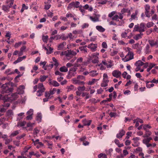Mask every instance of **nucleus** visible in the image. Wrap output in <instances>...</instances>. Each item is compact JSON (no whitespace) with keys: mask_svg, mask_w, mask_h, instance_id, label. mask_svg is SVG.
<instances>
[{"mask_svg":"<svg viewBox=\"0 0 158 158\" xmlns=\"http://www.w3.org/2000/svg\"><path fill=\"white\" fill-rule=\"evenodd\" d=\"M153 24L154 23L152 22H149L147 23V26L149 28L152 26Z\"/></svg>","mask_w":158,"mask_h":158,"instance_id":"obj_58","label":"nucleus"},{"mask_svg":"<svg viewBox=\"0 0 158 158\" xmlns=\"http://www.w3.org/2000/svg\"><path fill=\"white\" fill-rule=\"evenodd\" d=\"M86 47V46L85 47H81L79 48V49L81 51H83V52L85 53L87 52V49L85 48V47Z\"/></svg>","mask_w":158,"mask_h":158,"instance_id":"obj_38","label":"nucleus"},{"mask_svg":"<svg viewBox=\"0 0 158 158\" xmlns=\"http://www.w3.org/2000/svg\"><path fill=\"white\" fill-rule=\"evenodd\" d=\"M9 83H6L3 84L2 86V90L1 91L2 94L8 93L12 92L13 90V88L12 87H9Z\"/></svg>","mask_w":158,"mask_h":158,"instance_id":"obj_2","label":"nucleus"},{"mask_svg":"<svg viewBox=\"0 0 158 158\" xmlns=\"http://www.w3.org/2000/svg\"><path fill=\"white\" fill-rule=\"evenodd\" d=\"M146 132L144 135L143 136V138L148 137L151 134V132L149 131H147V130H146Z\"/></svg>","mask_w":158,"mask_h":158,"instance_id":"obj_36","label":"nucleus"},{"mask_svg":"<svg viewBox=\"0 0 158 158\" xmlns=\"http://www.w3.org/2000/svg\"><path fill=\"white\" fill-rule=\"evenodd\" d=\"M151 128V127L148 125H144L143 126V128L145 131L147 130L146 129L147 128Z\"/></svg>","mask_w":158,"mask_h":158,"instance_id":"obj_57","label":"nucleus"},{"mask_svg":"<svg viewBox=\"0 0 158 158\" xmlns=\"http://www.w3.org/2000/svg\"><path fill=\"white\" fill-rule=\"evenodd\" d=\"M125 134V131L123 130H122L119 132V133L117 134L116 137L118 138H121Z\"/></svg>","mask_w":158,"mask_h":158,"instance_id":"obj_19","label":"nucleus"},{"mask_svg":"<svg viewBox=\"0 0 158 158\" xmlns=\"http://www.w3.org/2000/svg\"><path fill=\"white\" fill-rule=\"evenodd\" d=\"M96 29L100 32H103L105 31V29L100 26H96Z\"/></svg>","mask_w":158,"mask_h":158,"instance_id":"obj_27","label":"nucleus"},{"mask_svg":"<svg viewBox=\"0 0 158 158\" xmlns=\"http://www.w3.org/2000/svg\"><path fill=\"white\" fill-rule=\"evenodd\" d=\"M38 86V90L37 91V95L38 96H40L42 95V93L44 92L45 89L43 83H40Z\"/></svg>","mask_w":158,"mask_h":158,"instance_id":"obj_5","label":"nucleus"},{"mask_svg":"<svg viewBox=\"0 0 158 158\" xmlns=\"http://www.w3.org/2000/svg\"><path fill=\"white\" fill-rule=\"evenodd\" d=\"M9 83L8 85H9V86H11V87H16V85L15 84L13 83L12 82H9V83Z\"/></svg>","mask_w":158,"mask_h":158,"instance_id":"obj_63","label":"nucleus"},{"mask_svg":"<svg viewBox=\"0 0 158 158\" xmlns=\"http://www.w3.org/2000/svg\"><path fill=\"white\" fill-rule=\"evenodd\" d=\"M152 139L151 137L144 139L143 140V142L146 145L149 143L151 140Z\"/></svg>","mask_w":158,"mask_h":158,"instance_id":"obj_22","label":"nucleus"},{"mask_svg":"<svg viewBox=\"0 0 158 158\" xmlns=\"http://www.w3.org/2000/svg\"><path fill=\"white\" fill-rule=\"evenodd\" d=\"M19 134V132L18 131H16L14 132H13L10 135V137L15 136L16 135H17L18 134Z\"/></svg>","mask_w":158,"mask_h":158,"instance_id":"obj_42","label":"nucleus"},{"mask_svg":"<svg viewBox=\"0 0 158 158\" xmlns=\"http://www.w3.org/2000/svg\"><path fill=\"white\" fill-rule=\"evenodd\" d=\"M89 76L91 77H94L98 75V73L95 70H92L89 71Z\"/></svg>","mask_w":158,"mask_h":158,"instance_id":"obj_16","label":"nucleus"},{"mask_svg":"<svg viewBox=\"0 0 158 158\" xmlns=\"http://www.w3.org/2000/svg\"><path fill=\"white\" fill-rule=\"evenodd\" d=\"M10 103L9 102H4V103L1 106L5 107H7L10 106Z\"/></svg>","mask_w":158,"mask_h":158,"instance_id":"obj_43","label":"nucleus"},{"mask_svg":"<svg viewBox=\"0 0 158 158\" xmlns=\"http://www.w3.org/2000/svg\"><path fill=\"white\" fill-rule=\"evenodd\" d=\"M80 2L78 1L72 2L69 3L68 6V9H71L73 7L74 8H78L82 7L81 5H80Z\"/></svg>","mask_w":158,"mask_h":158,"instance_id":"obj_7","label":"nucleus"},{"mask_svg":"<svg viewBox=\"0 0 158 158\" xmlns=\"http://www.w3.org/2000/svg\"><path fill=\"white\" fill-rule=\"evenodd\" d=\"M22 44V42H19L18 43H16L14 45V47L15 48H18Z\"/></svg>","mask_w":158,"mask_h":158,"instance_id":"obj_54","label":"nucleus"},{"mask_svg":"<svg viewBox=\"0 0 158 158\" xmlns=\"http://www.w3.org/2000/svg\"><path fill=\"white\" fill-rule=\"evenodd\" d=\"M18 94L17 93L12 94L10 97L11 99L14 100L17 99L18 97Z\"/></svg>","mask_w":158,"mask_h":158,"instance_id":"obj_20","label":"nucleus"},{"mask_svg":"<svg viewBox=\"0 0 158 158\" xmlns=\"http://www.w3.org/2000/svg\"><path fill=\"white\" fill-rule=\"evenodd\" d=\"M133 47L135 49H137L139 52H140L142 50V47L139 43L135 44L133 46Z\"/></svg>","mask_w":158,"mask_h":158,"instance_id":"obj_18","label":"nucleus"},{"mask_svg":"<svg viewBox=\"0 0 158 158\" xmlns=\"http://www.w3.org/2000/svg\"><path fill=\"white\" fill-rule=\"evenodd\" d=\"M55 73V75L60 76V77H61L63 75V74L62 73L58 71H56Z\"/></svg>","mask_w":158,"mask_h":158,"instance_id":"obj_59","label":"nucleus"},{"mask_svg":"<svg viewBox=\"0 0 158 158\" xmlns=\"http://www.w3.org/2000/svg\"><path fill=\"white\" fill-rule=\"evenodd\" d=\"M59 70L61 72H66L68 71V69L66 67L63 66L60 67L59 69Z\"/></svg>","mask_w":158,"mask_h":158,"instance_id":"obj_29","label":"nucleus"},{"mask_svg":"<svg viewBox=\"0 0 158 158\" xmlns=\"http://www.w3.org/2000/svg\"><path fill=\"white\" fill-rule=\"evenodd\" d=\"M143 35V33L140 32V34H138L135 35L133 37V38L135 40H137L142 38V36Z\"/></svg>","mask_w":158,"mask_h":158,"instance_id":"obj_25","label":"nucleus"},{"mask_svg":"<svg viewBox=\"0 0 158 158\" xmlns=\"http://www.w3.org/2000/svg\"><path fill=\"white\" fill-rule=\"evenodd\" d=\"M102 47L105 48H106L107 47V44L105 42H103L102 44Z\"/></svg>","mask_w":158,"mask_h":158,"instance_id":"obj_62","label":"nucleus"},{"mask_svg":"<svg viewBox=\"0 0 158 158\" xmlns=\"http://www.w3.org/2000/svg\"><path fill=\"white\" fill-rule=\"evenodd\" d=\"M83 59L82 57H80L78 58L76 61V62L79 64L81 63L82 62Z\"/></svg>","mask_w":158,"mask_h":158,"instance_id":"obj_61","label":"nucleus"},{"mask_svg":"<svg viewBox=\"0 0 158 158\" xmlns=\"http://www.w3.org/2000/svg\"><path fill=\"white\" fill-rule=\"evenodd\" d=\"M48 77V76H41L40 78V81L41 82L44 81Z\"/></svg>","mask_w":158,"mask_h":158,"instance_id":"obj_31","label":"nucleus"},{"mask_svg":"<svg viewBox=\"0 0 158 158\" xmlns=\"http://www.w3.org/2000/svg\"><path fill=\"white\" fill-rule=\"evenodd\" d=\"M49 83L50 85H52L54 87H57L60 85V84L55 81H51L49 80Z\"/></svg>","mask_w":158,"mask_h":158,"instance_id":"obj_17","label":"nucleus"},{"mask_svg":"<svg viewBox=\"0 0 158 158\" xmlns=\"http://www.w3.org/2000/svg\"><path fill=\"white\" fill-rule=\"evenodd\" d=\"M68 92H70L71 91L73 90L74 88V87L73 85H71L69 86H68L67 87Z\"/></svg>","mask_w":158,"mask_h":158,"instance_id":"obj_45","label":"nucleus"},{"mask_svg":"<svg viewBox=\"0 0 158 158\" xmlns=\"http://www.w3.org/2000/svg\"><path fill=\"white\" fill-rule=\"evenodd\" d=\"M76 74V72H74L73 71H69L68 73V76L70 78L74 76Z\"/></svg>","mask_w":158,"mask_h":158,"instance_id":"obj_33","label":"nucleus"},{"mask_svg":"<svg viewBox=\"0 0 158 158\" xmlns=\"http://www.w3.org/2000/svg\"><path fill=\"white\" fill-rule=\"evenodd\" d=\"M65 44V43L64 42L60 43L58 46V50H61L63 49Z\"/></svg>","mask_w":158,"mask_h":158,"instance_id":"obj_32","label":"nucleus"},{"mask_svg":"<svg viewBox=\"0 0 158 158\" xmlns=\"http://www.w3.org/2000/svg\"><path fill=\"white\" fill-rule=\"evenodd\" d=\"M99 53L96 52L91 54L90 58L92 60V62L93 64L98 63L99 62Z\"/></svg>","mask_w":158,"mask_h":158,"instance_id":"obj_3","label":"nucleus"},{"mask_svg":"<svg viewBox=\"0 0 158 158\" xmlns=\"http://www.w3.org/2000/svg\"><path fill=\"white\" fill-rule=\"evenodd\" d=\"M138 12L137 10L135 11V13H133L131 16V18L130 19V20L131 21L133 19H134L137 17H136V15L138 14Z\"/></svg>","mask_w":158,"mask_h":158,"instance_id":"obj_28","label":"nucleus"},{"mask_svg":"<svg viewBox=\"0 0 158 158\" xmlns=\"http://www.w3.org/2000/svg\"><path fill=\"white\" fill-rule=\"evenodd\" d=\"M73 83L74 84H78L80 85H84L85 82L83 81H81L80 80L76 78H73L72 79Z\"/></svg>","mask_w":158,"mask_h":158,"instance_id":"obj_13","label":"nucleus"},{"mask_svg":"<svg viewBox=\"0 0 158 158\" xmlns=\"http://www.w3.org/2000/svg\"><path fill=\"white\" fill-rule=\"evenodd\" d=\"M109 82L108 79V76L106 73H104L103 75V79L101 85L102 87H105L108 85V83Z\"/></svg>","mask_w":158,"mask_h":158,"instance_id":"obj_6","label":"nucleus"},{"mask_svg":"<svg viewBox=\"0 0 158 158\" xmlns=\"http://www.w3.org/2000/svg\"><path fill=\"white\" fill-rule=\"evenodd\" d=\"M91 120H90L87 121L86 119H85L83 120L82 122L84 124V126H89L91 122Z\"/></svg>","mask_w":158,"mask_h":158,"instance_id":"obj_24","label":"nucleus"},{"mask_svg":"<svg viewBox=\"0 0 158 158\" xmlns=\"http://www.w3.org/2000/svg\"><path fill=\"white\" fill-rule=\"evenodd\" d=\"M22 60V57H19L14 62V64H16L18 63L19 62Z\"/></svg>","mask_w":158,"mask_h":158,"instance_id":"obj_52","label":"nucleus"},{"mask_svg":"<svg viewBox=\"0 0 158 158\" xmlns=\"http://www.w3.org/2000/svg\"><path fill=\"white\" fill-rule=\"evenodd\" d=\"M125 10L124 9H123L121 10V13H118V15H114L112 17V19L113 20H115L116 21H118V19H122L123 18V15H122V14H123V12H125L124 10Z\"/></svg>","mask_w":158,"mask_h":158,"instance_id":"obj_8","label":"nucleus"},{"mask_svg":"<svg viewBox=\"0 0 158 158\" xmlns=\"http://www.w3.org/2000/svg\"><path fill=\"white\" fill-rule=\"evenodd\" d=\"M48 1L49 2L48 3H47V4H46V5L45 6L44 9L46 10H48V9H49L51 6V4H50V2H51V0H48ZM45 4H46V2H45Z\"/></svg>","mask_w":158,"mask_h":158,"instance_id":"obj_30","label":"nucleus"},{"mask_svg":"<svg viewBox=\"0 0 158 158\" xmlns=\"http://www.w3.org/2000/svg\"><path fill=\"white\" fill-rule=\"evenodd\" d=\"M6 114L9 117H10L13 115V112L11 110H8L6 112Z\"/></svg>","mask_w":158,"mask_h":158,"instance_id":"obj_39","label":"nucleus"},{"mask_svg":"<svg viewBox=\"0 0 158 158\" xmlns=\"http://www.w3.org/2000/svg\"><path fill=\"white\" fill-rule=\"evenodd\" d=\"M150 8V6L148 5H146L145 6V14L146 17L148 18H149L150 17V15L149 14Z\"/></svg>","mask_w":158,"mask_h":158,"instance_id":"obj_12","label":"nucleus"},{"mask_svg":"<svg viewBox=\"0 0 158 158\" xmlns=\"http://www.w3.org/2000/svg\"><path fill=\"white\" fill-rule=\"evenodd\" d=\"M106 62L105 60H102L100 63L97 64L96 65V66H98L99 67V69H99L101 70H103L106 69Z\"/></svg>","mask_w":158,"mask_h":158,"instance_id":"obj_9","label":"nucleus"},{"mask_svg":"<svg viewBox=\"0 0 158 158\" xmlns=\"http://www.w3.org/2000/svg\"><path fill=\"white\" fill-rule=\"evenodd\" d=\"M83 85V86H79L77 88V90L80 91H84L85 90L86 88L84 85Z\"/></svg>","mask_w":158,"mask_h":158,"instance_id":"obj_40","label":"nucleus"},{"mask_svg":"<svg viewBox=\"0 0 158 158\" xmlns=\"http://www.w3.org/2000/svg\"><path fill=\"white\" fill-rule=\"evenodd\" d=\"M33 110L32 109H30L27 112V114L28 115H32L33 114Z\"/></svg>","mask_w":158,"mask_h":158,"instance_id":"obj_51","label":"nucleus"},{"mask_svg":"<svg viewBox=\"0 0 158 158\" xmlns=\"http://www.w3.org/2000/svg\"><path fill=\"white\" fill-rule=\"evenodd\" d=\"M144 63L142 62L141 60H139L136 61L135 65L136 67H140L141 66L144 65Z\"/></svg>","mask_w":158,"mask_h":158,"instance_id":"obj_21","label":"nucleus"},{"mask_svg":"<svg viewBox=\"0 0 158 158\" xmlns=\"http://www.w3.org/2000/svg\"><path fill=\"white\" fill-rule=\"evenodd\" d=\"M65 55L67 57H68L70 56V54L69 50H68L65 51Z\"/></svg>","mask_w":158,"mask_h":158,"instance_id":"obj_49","label":"nucleus"},{"mask_svg":"<svg viewBox=\"0 0 158 158\" xmlns=\"http://www.w3.org/2000/svg\"><path fill=\"white\" fill-rule=\"evenodd\" d=\"M88 48L90 49L92 52H94L96 50L97 44L92 43L88 46Z\"/></svg>","mask_w":158,"mask_h":158,"instance_id":"obj_11","label":"nucleus"},{"mask_svg":"<svg viewBox=\"0 0 158 158\" xmlns=\"http://www.w3.org/2000/svg\"><path fill=\"white\" fill-rule=\"evenodd\" d=\"M43 48L47 51L46 53L48 54H51L52 52L53 49L51 48H50V51H48V48L45 47H43Z\"/></svg>","mask_w":158,"mask_h":158,"instance_id":"obj_34","label":"nucleus"},{"mask_svg":"<svg viewBox=\"0 0 158 158\" xmlns=\"http://www.w3.org/2000/svg\"><path fill=\"white\" fill-rule=\"evenodd\" d=\"M112 74L114 77L116 78H118L121 76V73L118 70H115L112 72Z\"/></svg>","mask_w":158,"mask_h":158,"instance_id":"obj_14","label":"nucleus"},{"mask_svg":"<svg viewBox=\"0 0 158 158\" xmlns=\"http://www.w3.org/2000/svg\"><path fill=\"white\" fill-rule=\"evenodd\" d=\"M10 71L11 69H8L6 71L5 73L7 75H11L14 74V72H10Z\"/></svg>","mask_w":158,"mask_h":158,"instance_id":"obj_48","label":"nucleus"},{"mask_svg":"<svg viewBox=\"0 0 158 158\" xmlns=\"http://www.w3.org/2000/svg\"><path fill=\"white\" fill-rule=\"evenodd\" d=\"M99 79H93L89 81H88V84L89 85H94L95 83L96 82L98 81Z\"/></svg>","mask_w":158,"mask_h":158,"instance_id":"obj_23","label":"nucleus"},{"mask_svg":"<svg viewBox=\"0 0 158 158\" xmlns=\"http://www.w3.org/2000/svg\"><path fill=\"white\" fill-rule=\"evenodd\" d=\"M150 46L148 45H147L146 46L145 48V52L146 53H149L150 52Z\"/></svg>","mask_w":158,"mask_h":158,"instance_id":"obj_55","label":"nucleus"},{"mask_svg":"<svg viewBox=\"0 0 158 158\" xmlns=\"http://www.w3.org/2000/svg\"><path fill=\"white\" fill-rule=\"evenodd\" d=\"M127 33L126 32H123L121 34V36L123 38H126L127 36Z\"/></svg>","mask_w":158,"mask_h":158,"instance_id":"obj_60","label":"nucleus"},{"mask_svg":"<svg viewBox=\"0 0 158 158\" xmlns=\"http://www.w3.org/2000/svg\"><path fill=\"white\" fill-rule=\"evenodd\" d=\"M109 115H110V117L111 118L112 117H115L117 116V114L115 112H110L109 114Z\"/></svg>","mask_w":158,"mask_h":158,"instance_id":"obj_53","label":"nucleus"},{"mask_svg":"<svg viewBox=\"0 0 158 158\" xmlns=\"http://www.w3.org/2000/svg\"><path fill=\"white\" fill-rule=\"evenodd\" d=\"M48 35L43 36L42 37V40L43 42L47 43L48 40Z\"/></svg>","mask_w":158,"mask_h":158,"instance_id":"obj_46","label":"nucleus"},{"mask_svg":"<svg viewBox=\"0 0 158 158\" xmlns=\"http://www.w3.org/2000/svg\"><path fill=\"white\" fill-rule=\"evenodd\" d=\"M89 26V25L87 23H84L82 26V28L83 29L85 28L86 27H88Z\"/></svg>","mask_w":158,"mask_h":158,"instance_id":"obj_64","label":"nucleus"},{"mask_svg":"<svg viewBox=\"0 0 158 158\" xmlns=\"http://www.w3.org/2000/svg\"><path fill=\"white\" fill-rule=\"evenodd\" d=\"M125 50L126 51L128 52L125 57L122 59V60L124 62H127L133 58L134 54L133 52L131 51V49L130 48L127 47L126 48Z\"/></svg>","mask_w":158,"mask_h":158,"instance_id":"obj_1","label":"nucleus"},{"mask_svg":"<svg viewBox=\"0 0 158 158\" xmlns=\"http://www.w3.org/2000/svg\"><path fill=\"white\" fill-rule=\"evenodd\" d=\"M142 150V148L141 147H139L134 149V152H141Z\"/></svg>","mask_w":158,"mask_h":158,"instance_id":"obj_50","label":"nucleus"},{"mask_svg":"<svg viewBox=\"0 0 158 158\" xmlns=\"http://www.w3.org/2000/svg\"><path fill=\"white\" fill-rule=\"evenodd\" d=\"M139 139V137H136L133 139L134 140V143L132 144V145L134 147L138 146L139 145V143L138 142V140Z\"/></svg>","mask_w":158,"mask_h":158,"instance_id":"obj_15","label":"nucleus"},{"mask_svg":"<svg viewBox=\"0 0 158 158\" xmlns=\"http://www.w3.org/2000/svg\"><path fill=\"white\" fill-rule=\"evenodd\" d=\"M10 8V6H9L7 5H3L2 7L3 10L6 12H7L8 11V10Z\"/></svg>","mask_w":158,"mask_h":158,"instance_id":"obj_35","label":"nucleus"},{"mask_svg":"<svg viewBox=\"0 0 158 158\" xmlns=\"http://www.w3.org/2000/svg\"><path fill=\"white\" fill-rule=\"evenodd\" d=\"M116 14H117L116 11H112L108 15V17L110 18L112 17Z\"/></svg>","mask_w":158,"mask_h":158,"instance_id":"obj_47","label":"nucleus"},{"mask_svg":"<svg viewBox=\"0 0 158 158\" xmlns=\"http://www.w3.org/2000/svg\"><path fill=\"white\" fill-rule=\"evenodd\" d=\"M42 117V114L41 113H38L37 114L36 120L38 121V123L40 122L41 121Z\"/></svg>","mask_w":158,"mask_h":158,"instance_id":"obj_26","label":"nucleus"},{"mask_svg":"<svg viewBox=\"0 0 158 158\" xmlns=\"http://www.w3.org/2000/svg\"><path fill=\"white\" fill-rule=\"evenodd\" d=\"M56 91V88H53L52 90H51L49 91V94L51 95L54 94Z\"/></svg>","mask_w":158,"mask_h":158,"instance_id":"obj_56","label":"nucleus"},{"mask_svg":"<svg viewBox=\"0 0 158 158\" xmlns=\"http://www.w3.org/2000/svg\"><path fill=\"white\" fill-rule=\"evenodd\" d=\"M90 19L93 21L94 22H98L99 21V19L97 17L93 18L92 16L89 17Z\"/></svg>","mask_w":158,"mask_h":158,"instance_id":"obj_41","label":"nucleus"},{"mask_svg":"<svg viewBox=\"0 0 158 158\" xmlns=\"http://www.w3.org/2000/svg\"><path fill=\"white\" fill-rule=\"evenodd\" d=\"M146 87L148 88H150L151 87H152L154 86V84H149L148 83L150 82V81H146Z\"/></svg>","mask_w":158,"mask_h":158,"instance_id":"obj_44","label":"nucleus"},{"mask_svg":"<svg viewBox=\"0 0 158 158\" xmlns=\"http://www.w3.org/2000/svg\"><path fill=\"white\" fill-rule=\"evenodd\" d=\"M26 123L25 121L19 122L18 123L17 126V127H23L24 126Z\"/></svg>","mask_w":158,"mask_h":158,"instance_id":"obj_37","label":"nucleus"},{"mask_svg":"<svg viewBox=\"0 0 158 158\" xmlns=\"http://www.w3.org/2000/svg\"><path fill=\"white\" fill-rule=\"evenodd\" d=\"M25 87L23 85H20L17 89V93L20 94H23L24 92Z\"/></svg>","mask_w":158,"mask_h":158,"instance_id":"obj_10","label":"nucleus"},{"mask_svg":"<svg viewBox=\"0 0 158 158\" xmlns=\"http://www.w3.org/2000/svg\"><path fill=\"white\" fill-rule=\"evenodd\" d=\"M144 24L143 23H141L140 25L139 24L135 26L133 31H139L140 32L144 31Z\"/></svg>","mask_w":158,"mask_h":158,"instance_id":"obj_4","label":"nucleus"}]
</instances>
